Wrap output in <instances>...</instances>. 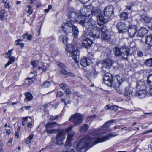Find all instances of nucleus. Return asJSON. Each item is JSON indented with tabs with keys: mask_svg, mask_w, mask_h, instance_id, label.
Wrapping results in <instances>:
<instances>
[{
	"mask_svg": "<svg viewBox=\"0 0 152 152\" xmlns=\"http://www.w3.org/2000/svg\"><path fill=\"white\" fill-rule=\"evenodd\" d=\"M59 117L58 115H56L55 116L51 115L50 117V120H54L58 118Z\"/></svg>",
	"mask_w": 152,
	"mask_h": 152,
	"instance_id": "49",
	"label": "nucleus"
},
{
	"mask_svg": "<svg viewBox=\"0 0 152 152\" xmlns=\"http://www.w3.org/2000/svg\"><path fill=\"white\" fill-rule=\"evenodd\" d=\"M67 75L68 76H69L72 77H75V75L73 73H72L71 72H68Z\"/></svg>",
	"mask_w": 152,
	"mask_h": 152,
	"instance_id": "58",
	"label": "nucleus"
},
{
	"mask_svg": "<svg viewBox=\"0 0 152 152\" xmlns=\"http://www.w3.org/2000/svg\"><path fill=\"white\" fill-rule=\"evenodd\" d=\"M137 54L138 56L141 57L143 55V52L141 51L138 50L137 51Z\"/></svg>",
	"mask_w": 152,
	"mask_h": 152,
	"instance_id": "53",
	"label": "nucleus"
},
{
	"mask_svg": "<svg viewBox=\"0 0 152 152\" xmlns=\"http://www.w3.org/2000/svg\"><path fill=\"white\" fill-rule=\"evenodd\" d=\"M110 108L111 110H118V107H117L115 105H113L111 106H110Z\"/></svg>",
	"mask_w": 152,
	"mask_h": 152,
	"instance_id": "54",
	"label": "nucleus"
},
{
	"mask_svg": "<svg viewBox=\"0 0 152 152\" xmlns=\"http://www.w3.org/2000/svg\"><path fill=\"white\" fill-rule=\"evenodd\" d=\"M68 15L69 18L71 21L76 22L80 24H83V22L85 19L84 16H83L79 13L75 12H69Z\"/></svg>",
	"mask_w": 152,
	"mask_h": 152,
	"instance_id": "3",
	"label": "nucleus"
},
{
	"mask_svg": "<svg viewBox=\"0 0 152 152\" xmlns=\"http://www.w3.org/2000/svg\"><path fill=\"white\" fill-rule=\"evenodd\" d=\"M120 17L121 20L126 19L128 18V14L127 12H123L121 14Z\"/></svg>",
	"mask_w": 152,
	"mask_h": 152,
	"instance_id": "36",
	"label": "nucleus"
},
{
	"mask_svg": "<svg viewBox=\"0 0 152 152\" xmlns=\"http://www.w3.org/2000/svg\"><path fill=\"white\" fill-rule=\"evenodd\" d=\"M114 120H111L105 122L103 125L102 127V128H103V129H106L109 126L111 123H113L114 122Z\"/></svg>",
	"mask_w": 152,
	"mask_h": 152,
	"instance_id": "31",
	"label": "nucleus"
},
{
	"mask_svg": "<svg viewBox=\"0 0 152 152\" xmlns=\"http://www.w3.org/2000/svg\"><path fill=\"white\" fill-rule=\"evenodd\" d=\"M114 54L116 56H121L124 59H126L129 54V50L125 46L122 47L120 48H115Z\"/></svg>",
	"mask_w": 152,
	"mask_h": 152,
	"instance_id": "2",
	"label": "nucleus"
},
{
	"mask_svg": "<svg viewBox=\"0 0 152 152\" xmlns=\"http://www.w3.org/2000/svg\"><path fill=\"white\" fill-rule=\"evenodd\" d=\"M25 83L28 85H30L32 83V81L31 79H27L25 80Z\"/></svg>",
	"mask_w": 152,
	"mask_h": 152,
	"instance_id": "48",
	"label": "nucleus"
},
{
	"mask_svg": "<svg viewBox=\"0 0 152 152\" xmlns=\"http://www.w3.org/2000/svg\"><path fill=\"white\" fill-rule=\"evenodd\" d=\"M146 92L145 89L139 90V91L137 92L135 95L140 99L143 98L146 96Z\"/></svg>",
	"mask_w": 152,
	"mask_h": 152,
	"instance_id": "22",
	"label": "nucleus"
},
{
	"mask_svg": "<svg viewBox=\"0 0 152 152\" xmlns=\"http://www.w3.org/2000/svg\"><path fill=\"white\" fill-rule=\"evenodd\" d=\"M83 24L80 25L83 27H85L87 29L90 30L96 27V22L91 18H85V19L83 20Z\"/></svg>",
	"mask_w": 152,
	"mask_h": 152,
	"instance_id": "5",
	"label": "nucleus"
},
{
	"mask_svg": "<svg viewBox=\"0 0 152 152\" xmlns=\"http://www.w3.org/2000/svg\"><path fill=\"white\" fill-rule=\"evenodd\" d=\"M19 132H17L15 133V137L16 138H18L19 137Z\"/></svg>",
	"mask_w": 152,
	"mask_h": 152,
	"instance_id": "62",
	"label": "nucleus"
},
{
	"mask_svg": "<svg viewBox=\"0 0 152 152\" xmlns=\"http://www.w3.org/2000/svg\"><path fill=\"white\" fill-rule=\"evenodd\" d=\"M136 87L138 90H145V88L144 83L140 80L137 81Z\"/></svg>",
	"mask_w": 152,
	"mask_h": 152,
	"instance_id": "24",
	"label": "nucleus"
},
{
	"mask_svg": "<svg viewBox=\"0 0 152 152\" xmlns=\"http://www.w3.org/2000/svg\"><path fill=\"white\" fill-rule=\"evenodd\" d=\"M91 12V14L94 15H96L97 17L99 16V15H102L100 13V10L98 9H96L94 10L93 7L92 11Z\"/></svg>",
	"mask_w": 152,
	"mask_h": 152,
	"instance_id": "29",
	"label": "nucleus"
},
{
	"mask_svg": "<svg viewBox=\"0 0 152 152\" xmlns=\"http://www.w3.org/2000/svg\"><path fill=\"white\" fill-rule=\"evenodd\" d=\"M124 95L126 98L130 99L132 96V89L129 88H125Z\"/></svg>",
	"mask_w": 152,
	"mask_h": 152,
	"instance_id": "19",
	"label": "nucleus"
},
{
	"mask_svg": "<svg viewBox=\"0 0 152 152\" xmlns=\"http://www.w3.org/2000/svg\"><path fill=\"white\" fill-rule=\"evenodd\" d=\"M57 65L58 66L60 67L61 69H63L64 68H66V66H65V65L64 64L61 62L59 63Z\"/></svg>",
	"mask_w": 152,
	"mask_h": 152,
	"instance_id": "47",
	"label": "nucleus"
},
{
	"mask_svg": "<svg viewBox=\"0 0 152 152\" xmlns=\"http://www.w3.org/2000/svg\"><path fill=\"white\" fill-rule=\"evenodd\" d=\"M72 31L73 32V34L74 37L75 38H77L79 33V31L77 27L75 26H73Z\"/></svg>",
	"mask_w": 152,
	"mask_h": 152,
	"instance_id": "28",
	"label": "nucleus"
},
{
	"mask_svg": "<svg viewBox=\"0 0 152 152\" xmlns=\"http://www.w3.org/2000/svg\"><path fill=\"white\" fill-rule=\"evenodd\" d=\"M64 94L62 92L60 91L57 93L56 95V97H60L64 95Z\"/></svg>",
	"mask_w": 152,
	"mask_h": 152,
	"instance_id": "51",
	"label": "nucleus"
},
{
	"mask_svg": "<svg viewBox=\"0 0 152 152\" xmlns=\"http://www.w3.org/2000/svg\"><path fill=\"white\" fill-rule=\"evenodd\" d=\"M32 65L34 67H37L39 66V62L37 61H33L31 62Z\"/></svg>",
	"mask_w": 152,
	"mask_h": 152,
	"instance_id": "43",
	"label": "nucleus"
},
{
	"mask_svg": "<svg viewBox=\"0 0 152 152\" xmlns=\"http://www.w3.org/2000/svg\"><path fill=\"white\" fill-rule=\"evenodd\" d=\"M50 86V83L48 81L44 82L42 85V87L43 88H47Z\"/></svg>",
	"mask_w": 152,
	"mask_h": 152,
	"instance_id": "41",
	"label": "nucleus"
},
{
	"mask_svg": "<svg viewBox=\"0 0 152 152\" xmlns=\"http://www.w3.org/2000/svg\"><path fill=\"white\" fill-rule=\"evenodd\" d=\"M34 136L33 134H31L25 140V142L26 144H28L31 142Z\"/></svg>",
	"mask_w": 152,
	"mask_h": 152,
	"instance_id": "37",
	"label": "nucleus"
},
{
	"mask_svg": "<svg viewBox=\"0 0 152 152\" xmlns=\"http://www.w3.org/2000/svg\"><path fill=\"white\" fill-rule=\"evenodd\" d=\"M9 58L10 59V61H9L8 62L5 64L4 66L5 68H6L8 66L11 64L12 63L14 62L15 61V57L13 56H10Z\"/></svg>",
	"mask_w": 152,
	"mask_h": 152,
	"instance_id": "35",
	"label": "nucleus"
},
{
	"mask_svg": "<svg viewBox=\"0 0 152 152\" xmlns=\"http://www.w3.org/2000/svg\"><path fill=\"white\" fill-rule=\"evenodd\" d=\"M106 20L102 16V15H99V16L97 17V22L99 26H101L104 25L106 22Z\"/></svg>",
	"mask_w": 152,
	"mask_h": 152,
	"instance_id": "23",
	"label": "nucleus"
},
{
	"mask_svg": "<svg viewBox=\"0 0 152 152\" xmlns=\"http://www.w3.org/2000/svg\"><path fill=\"white\" fill-rule=\"evenodd\" d=\"M60 40L62 41L63 43L66 44L67 43L68 38L65 34H62L59 37Z\"/></svg>",
	"mask_w": 152,
	"mask_h": 152,
	"instance_id": "27",
	"label": "nucleus"
},
{
	"mask_svg": "<svg viewBox=\"0 0 152 152\" xmlns=\"http://www.w3.org/2000/svg\"><path fill=\"white\" fill-rule=\"evenodd\" d=\"M69 120L72 121L75 126L80 124L83 120V117L80 114L76 113L72 115L70 117Z\"/></svg>",
	"mask_w": 152,
	"mask_h": 152,
	"instance_id": "6",
	"label": "nucleus"
},
{
	"mask_svg": "<svg viewBox=\"0 0 152 152\" xmlns=\"http://www.w3.org/2000/svg\"><path fill=\"white\" fill-rule=\"evenodd\" d=\"M65 131L63 129H61L58 132L56 137V141L55 142V139L52 138V142H53L52 144L53 145L56 143V145H61L62 143V141L65 138Z\"/></svg>",
	"mask_w": 152,
	"mask_h": 152,
	"instance_id": "4",
	"label": "nucleus"
},
{
	"mask_svg": "<svg viewBox=\"0 0 152 152\" xmlns=\"http://www.w3.org/2000/svg\"><path fill=\"white\" fill-rule=\"evenodd\" d=\"M148 27L149 29L152 30V17H151V20L150 23L148 24Z\"/></svg>",
	"mask_w": 152,
	"mask_h": 152,
	"instance_id": "56",
	"label": "nucleus"
},
{
	"mask_svg": "<svg viewBox=\"0 0 152 152\" xmlns=\"http://www.w3.org/2000/svg\"><path fill=\"white\" fill-rule=\"evenodd\" d=\"M80 52L79 50L76 49L72 52L71 56L75 62L77 63L79 61Z\"/></svg>",
	"mask_w": 152,
	"mask_h": 152,
	"instance_id": "17",
	"label": "nucleus"
},
{
	"mask_svg": "<svg viewBox=\"0 0 152 152\" xmlns=\"http://www.w3.org/2000/svg\"><path fill=\"white\" fill-rule=\"evenodd\" d=\"M66 68H64L61 69L60 71L61 73L67 75L68 72L66 69Z\"/></svg>",
	"mask_w": 152,
	"mask_h": 152,
	"instance_id": "46",
	"label": "nucleus"
},
{
	"mask_svg": "<svg viewBox=\"0 0 152 152\" xmlns=\"http://www.w3.org/2000/svg\"><path fill=\"white\" fill-rule=\"evenodd\" d=\"M65 49L66 51L68 52L69 53H72L75 49V46L72 45H69L66 46Z\"/></svg>",
	"mask_w": 152,
	"mask_h": 152,
	"instance_id": "26",
	"label": "nucleus"
},
{
	"mask_svg": "<svg viewBox=\"0 0 152 152\" xmlns=\"http://www.w3.org/2000/svg\"><path fill=\"white\" fill-rule=\"evenodd\" d=\"M113 79L111 74L106 73L103 77L104 82L107 86H111L113 82Z\"/></svg>",
	"mask_w": 152,
	"mask_h": 152,
	"instance_id": "8",
	"label": "nucleus"
},
{
	"mask_svg": "<svg viewBox=\"0 0 152 152\" xmlns=\"http://www.w3.org/2000/svg\"><path fill=\"white\" fill-rule=\"evenodd\" d=\"M93 6H88L87 7L84 6L80 10V12L83 16H88L91 15L92 11Z\"/></svg>",
	"mask_w": 152,
	"mask_h": 152,
	"instance_id": "10",
	"label": "nucleus"
},
{
	"mask_svg": "<svg viewBox=\"0 0 152 152\" xmlns=\"http://www.w3.org/2000/svg\"><path fill=\"white\" fill-rule=\"evenodd\" d=\"M105 133L101 129L95 130L94 137L91 138L88 136H86L82 138L77 146V150L78 151L82 150V149L89 147V145L90 142L94 141V144L97 143L109 140L110 138L113 137L118 135V134H114L113 133H109L107 135L104 136Z\"/></svg>",
	"mask_w": 152,
	"mask_h": 152,
	"instance_id": "1",
	"label": "nucleus"
},
{
	"mask_svg": "<svg viewBox=\"0 0 152 152\" xmlns=\"http://www.w3.org/2000/svg\"><path fill=\"white\" fill-rule=\"evenodd\" d=\"M92 41L89 38H86L83 40L82 46L83 47L88 48H90L92 44Z\"/></svg>",
	"mask_w": 152,
	"mask_h": 152,
	"instance_id": "18",
	"label": "nucleus"
},
{
	"mask_svg": "<svg viewBox=\"0 0 152 152\" xmlns=\"http://www.w3.org/2000/svg\"><path fill=\"white\" fill-rule=\"evenodd\" d=\"M59 125V124H57L56 122H50L46 124L45 126V128L46 129H48L50 128H52L53 127V126L54 125Z\"/></svg>",
	"mask_w": 152,
	"mask_h": 152,
	"instance_id": "33",
	"label": "nucleus"
},
{
	"mask_svg": "<svg viewBox=\"0 0 152 152\" xmlns=\"http://www.w3.org/2000/svg\"><path fill=\"white\" fill-rule=\"evenodd\" d=\"M145 64L149 66H152V58L147 59L145 60Z\"/></svg>",
	"mask_w": 152,
	"mask_h": 152,
	"instance_id": "40",
	"label": "nucleus"
},
{
	"mask_svg": "<svg viewBox=\"0 0 152 152\" xmlns=\"http://www.w3.org/2000/svg\"><path fill=\"white\" fill-rule=\"evenodd\" d=\"M13 51V49H12L10 50H9L8 51L5 53V57L6 58H8L10 57L11 55H12V51Z\"/></svg>",
	"mask_w": 152,
	"mask_h": 152,
	"instance_id": "44",
	"label": "nucleus"
},
{
	"mask_svg": "<svg viewBox=\"0 0 152 152\" xmlns=\"http://www.w3.org/2000/svg\"><path fill=\"white\" fill-rule=\"evenodd\" d=\"M101 31L102 32L101 39L104 40H109L111 35L109 30L107 27L105 26H103L101 28Z\"/></svg>",
	"mask_w": 152,
	"mask_h": 152,
	"instance_id": "7",
	"label": "nucleus"
},
{
	"mask_svg": "<svg viewBox=\"0 0 152 152\" xmlns=\"http://www.w3.org/2000/svg\"><path fill=\"white\" fill-rule=\"evenodd\" d=\"M93 73L92 74L93 75V76L94 77H95L97 76L98 73V72H96L95 70H94V71H93Z\"/></svg>",
	"mask_w": 152,
	"mask_h": 152,
	"instance_id": "57",
	"label": "nucleus"
},
{
	"mask_svg": "<svg viewBox=\"0 0 152 152\" xmlns=\"http://www.w3.org/2000/svg\"><path fill=\"white\" fill-rule=\"evenodd\" d=\"M116 90L117 92L118 93L120 94H122L123 93L122 91L119 89V88H118L116 89Z\"/></svg>",
	"mask_w": 152,
	"mask_h": 152,
	"instance_id": "61",
	"label": "nucleus"
},
{
	"mask_svg": "<svg viewBox=\"0 0 152 152\" xmlns=\"http://www.w3.org/2000/svg\"><path fill=\"white\" fill-rule=\"evenodd\" d=\"M115 78L116 81H117V86H120L121 83L123 81V79L122 77L119 76V75H116L115 76Z\"/></svg>",
	"mask_w": 152,
	"mask_h": 152,
	"instance_id": "32",
	"label": "nucleus"
},
{
	"mask_svg": "<svg viewBox=\"0 0 152 152\" xmlns=\"http://www.w3.org/2000/svg\"><path fill=\"white\" fill-rule=\"evenodd\" d=\"M137 27L135 25L129 26L128 30V35L130 37H133L137 33Z\"/></svg>",
	"mask_w": 152,
	"mask_h": 152,
	"instance_id": "14",
	"label": "nucleus"
},
{
	"mask_svg": "<svg viewBox=\"0 0 152 152\" xmlns=\"http://www.w3.org/2000/svg\"><path fill=\"white\" fill-rule=\"evenodd\" d=\"M90 30V32L88 34L89 36L95 39H97L99 37L100 29L99 27L96 26Z\"/></svg>",
	"mask_w": 152,
	"mask_h": 152,
	"instance_id": "11",
	"label": "nucleus"
},
{
	"mask_svg": "<svg viewBox=\"0 0 152 152\" xmlns=\"http://www.w3.org/2000/svg\"><path fill=\"white\" fill-rule=\"evenodd\" d=\"M148 32V30L145 28H141L137 32L136 36L137 37H142L145 35Z\"/></svg>",
	"mask_w": 152,
	"mask_h": 152,
	"instance_id": "21",
	"label": "nucleus"
},
{
	"mask_svg": "<svg viewBox=\"0 0 152 152\" xmlns=\"http://www.w3.org/2000/svg\"><path fill=\"white\" fill-rule=\"evenodd\" d=\"M12 139L10 138V139H9L7 144V145L8 146L10 147L12 146Z\"/></svg>",
	"mask_w": 152,
	"mask_h": 152,
	"instance_id": "55",
	"label": "nucleus"
},
{
	"mask_svg": "<svg viewBox=\"0 0 152 152\" xmlns=\"http://www.w3.org/2000/svg\"><path fill=\"white\" fill-rule=\"evenodd\" d=\"M72 129V127H70L68 128L67 129H64V131H65V133L66 134V132H68L70 130H71Z\"/></svg>",
	"mask_w": 152,
	"mask_h": 152,
	"instance_id": "60",
	"label": "nucleus"
},
{
	"mask_svg": "<svg viewBox=\"0 0 152 152\" xmlns=\"http://www.w3.org/2000/svg\"><path fill=\"white\" fill-rule=\"evenodd\" d=\"M88 126L87 124H85L80 128V131L81 132H85L88 130Z\"/></svg>",
	"mask_w": 152,
	"mask_h": 152,
	"instance_id": "39",
	"label": "nucleus"
},
{
	"mask_svg": "<svg viewBox=\"0 0 152 152\" xmlns=\"http://www.w3.org/2000/svg\"><path fill=\"white\" fill-rule=\"evenodd\" d=\"M141 19L142 21L144 22L145 23H150L151 20V17H149L148 16H145L143 17H142Z\"/></svg>",
	"mask_w": 152,
	"mask_h": 152,
	"instance_id": "34",
	"label": "nucleus"
},
{
	"mask_svg": "<svg viewBox=\"0 0 152 152\" xmlns=\"http://www.w3.org/2000/svg\"><path fill=\"white\" fill-rule=\"evenodd\" d=\"M83 4H85L89 1V0H78Z\"/></svg>",
	"mask_w": 152,
	"mask_h": 152,
	"instance_id": "63",
	"label": "nucleus"
},
{
	"mask_svg": "<svg viewBox=\"0 0 152 152\" xmlns=\"http://www.w3.org/2000/svg\"><path fill=\"white\" fill-rule=\"evenodd\" d=\"M72 91L69 89H66L64 91V93L66 95H69L71 93Z\"/></svg>",
	"mask_w": 152,
	"mask_h": 152,
	"instance_id": "50",
	"label": "nucleus"
},
{
	"mask_svg": "<svg viewBox=\"0 0 152 152\" xmlns=\"http://www.w3.org/2000/svg\"><path fill=\"white\" fill-rule=\"evenodd\" d=\"M116 26L119 33H124L127 30V26L123 22H120L118 23Z\"/></svg>",
	"mask_w": 152,
	"mask_h": 152,
	"instance_id": "13",
	"label": "nucleus"
},
{
	"mask_svg": "<svg viewBox=\"0 0 152 152\" xmlns=\"http://www.w3.org/2000/svg\"><path fill=\"white\" fill-rule=\"evenodd\" d=\"M96 117V116L95 115H93L92 116H90L88 117L87 120V121H88L89 120H90V119H92L93 118H95Z\"/></svg>",
	"mask_w": 152,
	"mask_h": 152,
	"instance_id": "59",
	"label": "nucleus"
},
{
	"mask_svg": "<svg viewBox=\"0 0 152 152\" xmlns=\"http://www.w3.org/2000/svg\"><path fill=\"white\" fill-rule=\"evenodd\" d=\"M60 87L62 90H64L66 87V84L64 83H61L59 85Z\"/></svg>",
	"mask_w": 152,
	"mask_h": 152,
	"instance_id": "45",
	"label": "nucleus"
},
{
	"mask_svg": "<svg viewBox=\"0 0 152 152\" xmlns=\"http://www.w3.org/2000/svg\"><path fill=\"white\" fill-rule=\"evenodd\" d=\"M45 131L47 132L48 133H53V130H45Z\"/></svg>",
	"mask_w": 152,
	"mask_h": 152,
	"instance_id": "64",
	"label": "nucleus"
},
{
	"mask_svg": "<svg viewBox=\"0 0 152 152\" xmlns=\"http://www.w3.org/2000/svg\"><path fill=\"white\" fill-rule=\"evenodd\" d=\"M31 107V106H23L21 108V110H22L23 111L25 109H26V110H28Z\"/></svg>",
	"mask_w": 152,
	"mask_h": 152,
	"instance_id": "52",
	"label": "nucleus"
},
{
	"mask_svg": "<svg viewBox=\"0 0 152 152\" xmlns=\"http://www.w3.org/2000/svg\"><path fill=\"white\" fill-rule=\"evenodd\" d=\"M113 14V7L112 6H108L104 8V14L105 17L109 18Z\"/></svg>",
	"mask_w": 152,
	"mask_h": 152,
	"instance_id": "12",
	"label": "nucleus"
},
{
	"mask_svg": "<svg viewBox=\"0 0 152 152\" xmlns=\"http://www.w3.org/2000/svg\"><path fill=\"white\" fill-rule=\"evenodd\" d=\"M74 26L72 23L68 21L66 22L65 23L63 24L62 28L65 33H69L72 32L73 26Z\"/></svg>",
	"mask_w": 152,
	"mask_h": 152,
	"instance_id": "9",
	"label": "nucleus"
},
{
	"mask_svg": "<svg viewBox=\"0 0 152 152\" xmlns=\"http://www.w3.org/2000/svg\"><path fill=\"white\" fill-rule=\"evenodd\" d=\"M24 94L26 97L24 100L25 102H28L32 99L33 97L31 94L29 93L25 92Z\"/></svg>",
	"mask_w": 152,
	"mask_h": 152,
	"instance_id": "25",
	"label": "nucleus"
},
{
	"mask_svg": "<svg viewBox=\"0 0 152 152\" xmlns=\"http://www.w3.org/2000/svg\"><path fill=\"white\" fill-rule=\"evenodd\" d=\"M23 38H27L28 40H31L32 38V36L29 34H25L23 35Z\"/></svg>",
	"mask_w": 152,
	"mask_h": 152,
	"instance_id": "42",
	"label": "nucleus"
},
{
	"mask_svg": "<svg viewBox=\"0 0 152 152\" xmlns=\"http://www.w3.org/2000/svg\"><path fill=\"white\" fill-rule=\"evenodd\" d=\"M112 64V61L110 58H106L102 61V66L106 68L109 69Z\"/></svg>",
	"mask_w": 152,
	"mask_h": 152,
	"instance_id": "15",
	"label": "nucleus"
},
{
	"mask_svg": "<svg viewBox=\"0 0 152 152\" xmlns=\"http://www.w3.org/2000/svg\"><path fill=\"white\" fill-rule=\"evenodd\" d=\"M72 136L71 134H69L68 135L67 137V140L66 141V143L65 145V148L67 147H69L70 146V141L72 137Z\"/></svg>",
	"mask_w": 152,
	"mask_h": 152,
	"instance_id": "30",
	"label": "nucleus"
},
{
	"mask_svg": "<svg viewBox=\"0 0 152 152\" xmlns=\"http://www.w3.org/2000/svg\"><path fill=\"white\" fill-rule=\"evenodd\" d=\"M147 82L149 85L152 86V74L150 75L148 77Z\"/></svg>",
	"mask_w": 152,
	"mask_h": 152,
	"instance_id": "38",
	"label": "nucleus"
},
{
	"mask_svg": "<svg viewBox=\"0 0 152 152\" xmlns=\"http://www.w3.org/2000/svg\"><path fill=\"white\" fill-rule=\"evenodd\" d=\"M91 63L90 59L88 58H83L80 61V64L83 66L85 67Z\"/></svg>",
	"mask_w": 152,
	"mask_h": 152,
	"instance_id": "20",
	"label": "nucleus"
},
{
	"mask_svg": "<svg viewBox=\"0 0 152 152\" xmlns=\"http://www.w3.org/2000/svg\"><path fill=\"white\" fill-rule=\"evenodd\" d=\"M146 43L147 45L146 49L150 50L152 48V35H148L145 38Z\"/></svg>",
	"mask_w": 152,
	"mask_h": 152,
	"instance_id": "16",
	"label": "nucleus"
}]
</instances>
